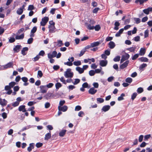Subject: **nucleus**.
<instances>
[{"mask_svg": "<svg viewBox=\"0 0 152 152\" xmlns=\"http://www.w3.org/2000/svg\"><path fill=\"white\" fill-rule=\"evenodd\" d=\"M71 69H68L66 71L64 72V76L66 78H72L73 75V73L71 72Z\"/></svg>", "mask_w": 152, "mask_h": 152, "instance_id": "nucleus-1", "label": "nucleus"}, {"mask_svg": "<svg viewBox=\"0 0 152 152\" xmlns=\"http://www.w3.org/2000/svg\"><path fill=\"white\" fill-rule=\"evenodd\" d=\"M49 20V18L48 17H45L42 19L40 22V24L42 26H44L45 25Z\"/></svg>", "mask_w": 152, "mask_h": 152, "instance_id": "nucleus-2", "label": "nucleus"}, {"mask_svg": "<svg viewBox=\"0 0 152 152\" xmlns=\"http://www.w3.org/2000/svg\"><path fill=\"white\" fill-rule=\"evenodd\" d=\"M129 57L130 56L128 54L125 53V54L122 56L121 58V63H123L125 61L128 59L129 58Z\"/></svg>", "mask_w": 152, "mask_h": 152, "instance_id": "nucleus-3", "label": "nucleus"}, {"mask_svg": "<svg viewBox=\"0 0 152 152\" xmlns=\"http://www.w3.org/2000/svg\"><path fill=\"white\" fill-rule=\"evenodd\" d=\"M57 54V52L56 51H53L52 54L49 53L48 54V57L49 58L51 59L56 56Z\"/></svg>", "mask_w": 152, "mask_h": 152, "instance_id": "nucleus-4", "label": "nucleus"}, {"mask_svg": "<svg viewBox=\"0 0 152 152\" xmlns=\"http://www.w3.org/2000/svg\"><path fill=\"white\" fill-rule=\"evenodd\" d=\"M13 63L12 62H10L4 65L2 67L4 69H7L8 68H10L13 67Z\"/></svg>", "mask_w": 152, "mask_h": 152, "instance_id": "nucleus-5", "label": "nucleus"}, {"mask_svg": "<svg viewBox=\"0 0 152 152\" xmlns=\"http://www.w3.org/2000/svg\"><path fill=\"white\" fill-rule=\"evenodd\" d=\"M55 96H56L54 95L53 93L48 92L45 96V97L46 99H48L51 97H54Z\"/></svg>", "mask_w": 152, "mask_h": 152, "instance_id": "nucleus-6", "label": "nucleus"}, {"mask_svg": "<svg viewBox=\"0 0 152 152\" xmlns=\"http://www.w3.org/2000/svg\"><path fill=\"white\" fill-rule=\"evenodd\" d=\"M97 91V90L95 89L94 87H92L89 90L88 92L89 94L94 95L96 92Z\"/></svg>", "mask_w": 152, "mask_h": 152, "instance_id": "nucleus-7", "label": "nucleus"}, {"mask_svg": "<svg viewBox=\"0 0 152 152\" xmlns=\"http://www.w3.org/2000/svg\"><path fill=\"white\" fill-rule=\"evenodd\" d=\"M58 110L61 111L63 112L66 111L68 109V107L64 105L63 106L61 107L60 106H58Z\"/></svg>", "mask_w": 152, "mask_h": 152, "instance_id": "nucleus-8", "label": "nucleus"}, {"mask_svg": "<svg viewBox=\"0 0 152 152\" xmlns=\"http://www.w3.org/2000/svg\"><path fill=\"white\" fill-rule=\"evenodd\" d=\"M40 92L42 93H45L47 92L46 87L45 86H40Z\"/></svg>", "mask_w": 152, "mask_h": 152, "instance_id": "nucleus-9", "label": "nucleus"}, {"mask_svg": "<svg viewBox=\"0 0 152 152\" xmlns=\"http://www.w3.org/2000/svg\"><path fill=\"white\" fill-rule=\"evenodd\" d=\"M129 63V61L128 60L126 61L125 62L120 65V68L121 69H124L127 66Z\"/></svg>", "mask_w": 152, "mask_h": 152, "instance_id": "nucleus-10", "label": "nucleus"}, {"mask_svg": "<svg viewBox=\"0 0 152 152\" xmlns=\"http://www.w3.org/2000/svg\"><path fill=\"white\" fill-rule=\"evenodd\" d=\"M107 63V60H102L100 61L99 65L102 66H106Z\"/></svg>", "mask_w": 152, "mask_h": 152, "instance_id": "nucleus-11", "label": "nucleus"}, {"mask_svg": "<svg viewBox=\"0 0 152 152\" xmlns=\"http://www.w3.org/2000/svg\"><path fill=\"white\" fill-rule=\"evenodd\" d=\"M48 28H49V31L50 33H53L55 32V29L56 28L55 26V25L51 26L49 25L48 26Z\"/></svg>", "mask_w": 152, "mask_h": 152, "instance_id": "nucleus-12", "label": "nucleus"}, {"mask_svg": "<svg viewBox=\"0 0 152 152\" xmlns=\"http://www.w3.org/2000/svg\"><path fill=\"white\" fill-rule=\"evenodd\" d=\"M110 108V106L109 105H105L104 106L102 109V110L104 112L108 111Z\"/></svg>", "mask_w": 152, "mask_h": 152, "instance_id": "nucleus-13", "label": "nucleus"}, {"mask_svg": "<svg viewBox=\"0 0 152 152\" xmlns=\"http://www.w3.org/2000/svg\"><path fill=\"white\" fill-rule=\"evenodd\" d=\"M21 47L20 45H17L13 48V50L15 53H18L20 51V48Z\"/></svg>", "mask_w": 152, "mask_h": 152, "instance_id": "nucleus-14", "label": "nucleus"}, {"mask_svg": "<svg viewBox=\"0 0 152 152\" xmlns=\"http://www.w3.org/2000/svg\"><path fill=\"white\" fill-rule=\"evenodd\" d=\"M7 101L4 99H2L0 98V104L2 106H4L7 105Z\"/></svg>", "mask_w": 152, "mask_h": 152, "instance_id": "nucleus-15", "label": "nucleus"}, {"mask_svg": "<svg viewBox=\"0 0 152 152\" xmlns=\"http://www.w3.org/2000/svg\"><path fill=\"white\" fill-rule=\"evenodd\" d=\"M145 49L143 48H141L139 52V54L140 56H143L145 53Z\"/></svg>", "mask_w": 152, "mask_h": 152, "instance_id": "nucleus-16", "label": "nucleus"}, {"mask_svg": "<svg viewBox=\"0 0 152 152\" xmlns=\"http://www.w3.org/2000/svg\"><path fill=\"white\" fill-rule=\"evenodd\" d=\"M34 143H30L29 146L27 148L28 151V152L31 151L32 149L34 148Z\"/></svg>", "mask_w": 152, "mask_h": 152, "instance_id": "nucleus-17", "label": "nucleus"}, {"mask_svg": "<svg viewBox=\"0 0 152 152\" xmlns=\"http://www.w3.org/2000/svg\"><path fill=\"white\" fill-rule=\"evenodd\" d=\"M138 60L142 62H148V59L144 57H142L138 59Z\"/></svg>", "mask_w": 152, "mask_h": 152, "instance_id": "nucleus-18", "label": "nucleus"}, {"mask_svg": "<svg viewBox=\"0 0 152 152\" xmlns=\"http://www.w3.org/2000/svg\"><path fill=\"white\" fill-rule=\"evenodd\" d=\"M108 45L109 46V47L110 49L113 48L115 46V43L113 41L110 42L109 43Z\"/></svg>", "mask_w": 152, "mask_h": 152, "instance_id": "nucleus-19", "label": "nucleus"}, {"mask_svg": "<svg viewBox=\"0 0 152 152\" xmlns=\"http://www.w3.org/2000/svg\"><path fill=\"white\" fill-rule=\"evenodd\" d=\"M91 47L93 48L99 46L100 44V42H96L91 43Z\"/></svg>", "mask_w": 152, "mask_h": 152, "instance_id": "nucleus-20", "label": "nucleus"}, {"mask_svg": "<svg viewBox=\"0 0 152 152\" xmlns=\"http://www.w3.org/2000/svg\"><path fill=\"white\" fill-rule=\"evenodd\" d=\"M124 30V28L120 29L118 32L115 34V36L116 37H119L120 36L121 34L122 33Z\"/></svg>", "mask_w": 152, "mask_h": 152, "instance_id": "nucleus-21", "label": "nucleus"}, {"mask_svg": "<svg viewBox=\"0 0 152 152\" xmlns=\"http://www.w3.org/2000/svg\"><path fill=\"white\" fill-rule=\"evenodd\" d=\"M76 69L80 74H81L84 72V69L80 67H77L76 68Z\"/></svg>", "mask_w": 152, "mask_h": 152, "instance_id": "nucleus-22", "label": "nucleus"}, {"mask_svg": "<svg viewBox=\"0 0 152 152\" xmlns=\"http://www.w3.org/2000/svg\"><path fill=\"white\" fill-rule=\"evenodd\" d=\"M151 137V135L150 134L145 135L144 137V140L145 141H148Z\"/></svg>", "mask_w": 152, "mask_h": 152, "instance_id": "nucleus-23", "label": "nucleus"}, {"mask_svg": "<svg viewBox=\"0 0 152 152\" xmlns=\"http://www.w3.org/2000/svg\"><path fill=\"white\" fill-rule=\"evenodd\" d=\"M24 37V34H22L20 35H17L15 36V39H23Z\"/></svg>", "mask_w": 152, "mask_h": 152, "instance_id": "nucleus-24", "label": "nucleus"}, {"mask_svg": "<svg viewBox=\"0 0 152 152\" xmlns=\"http://www.w3.org/2000/svg\"><path fill=\"white\" fill-rule=\"evenodd\" d=\"M28 50V48L27 47L23 48L21 50V53L24 56L26 54L25 51H27Z\"/></svg>", "mask_w": 152, "mask_h": 152, "instance_id": "nucleus-25", "label": "nucleus"}, {"mask_svg": "<svg viewBox=\"0 0 152 152\" xmlns=\"http://www.w3.org/2000/svg\"><path fill=\"white\" fill-rule=\"evenodd\" d=\"M23 12V8H22V7H20L19 9H18L17 10L16 12L17 14H18L19 15H20L22 14Z\"/></svg>", "mask_w": 152, "mask_h": 152, "instance_id": "nucleus-26", "label": "nucleus"}, {"mask_svg": "<svg viewBox=\"0 0 152 152\" xmlns=\"http://www.w3.org/2000/svg\"><path fill=\"white\" fill-rule=\"evenodd\" d=\"M66 131L65 129H63L60 132L59 134V135L61 137H63L65 135Z\"/></svg>", "mask_w": 152, "mask_h": 152, "instance_id": "nucleus-27", "label": "nucleus"}, {"mask_svg": "<svg viewBox=\"0 0 152 152\" xmlns=\"http://www.w3.org/2000/svg\"><path fill=\"white\" fill-rule=\"evenodd\" d=\"M51 136V133L50 132L46 134L45 135V140H48L50 139Z\"/></svg>", "mask_w": 152, "mask_h": 152, "instance_id": "nucleus-28", "label": "nucleus"}, {"mask_svg": "<svg viewBox=\"0 0 152 152\" xmlns=\"http://www.w3.org/2000/svg\"><path fill=\"white\" fill-rule=\"evenodd\" d=\"M125 96V95L124 93H122L121 95L120 96L118 97V101H121L123 100L124 99V98H123L124 96Z\"/></svg>", "mask_w": 152, "mask_h": 152, "instance_id": "nucleus-29", "label": "nucleus"}, {"mask_svg": "<svg viewBox=\"0 0 152 152\" xmlns=\"http://www.w3.org/2000/svg\"><path fill=\"white\" fill-rule=\"evenodd\" d=\"M136 49V48H134L133 47H131L130 48H127L126 49L127 50L129 51L130 52H134L135 50Z\"/></svg>", "mask_w": 152, "mask_h": 152, "instance_id": "nucleus-30", "label": "nucleus"}, {"mask_svg": "<svg viewBox=\"0 0 152 152\" xmlns=\"http://www.w3.org/2000/svg\"><path fill=\"white\" fill-rule=\"evenodd\" d=\"M55 86L56 88L58 89L62 86V85L60 83L58 82L56 84Z\"/></svg>", "mask_w": 152, "mask_h": 152, "instance_id": "nucleus-31", "label": "nucleus"}, {"mask_svg": "<svg viewBox=\"0 0 152 152\" xmlns=\"http://www.w3.org/2000/svg\"><path fill=\"white\" fill-rule=\"evenodd\" d=\"M147 66V64H146L143 63L141 65L139 66V69L141 70L145 68Z\"/></svg>", "mask_w": 152, "mask_h": 152, "instance_id": "nucleus-32", "label": "nucleus"}, {"mask_svg": "<svg viewBox=\"0 0 152 152\" xmlns=\"http://www.w3.org/2000/svg\"><path fill=\"white\" fill-rule=\"evenodd\" d=\"M35 7L33 5H30L28 6V10L31 11L32 10H34Z\"/></svg>", "mask_w": 152, "mask_h": 152, "instance_id": "nucleus-33", "label": "nucleus"}, {"mask_svg": "<svg viewBox=\"0 0 152 152\" xmlns=\"http://www.w3.org/2000/svg\"><path fill=\"white\" fill-rule=\"evenodd\" d=\"M73 64L76 66L80 65L81 64V62L80 61L74 62Z\"/></svg>", "mask_w": 152, "mask_h": 152, "instance_id": "nucleus-34", "label": "nucleus"}, {"mask_svg": "<svg viewBox=\"0 0 152 152\" xmlns=\"http://www.w3.org/2000/svg\"><path fill=\"white\" fill-rule=\"evenodd\" d=\"M37 30V27L36 26H34L31 31V34H34Z\"/></svg>", "mask_w": 152, "mask_h": 152, "instance_id": "nucleus-35", "label": "nucleus"}, {"mask_svg": "<svg viewBox=\"0 0 152 152\" xmlns=\"http://www.w3.org/2000/svg\"><path fill=\"white\" fill-rule=\"evenodd\" d=\"M63 45L64 44L62 43V41L60 40L58 41V44L57 45V46H58V47H61V46Z\"/></svg>", "mask_w": 152, "mask_h": 152, "instance_id": "nucleus-36", "label": "nucleus"}, {"mask_svg": "<svg viewBox=\"0 0 152 152\" xmlns=\"http://www.w3.org/2000/svg\"><path fill=\"white\" fill-rule=\"evenodd\" d=\"M120 57L119 56H117L115 57L113 61H120Z\"/></svg>", "mask_w": 152, "mask_h": 152, "instance_id": "nucleus-37", "label": "nucleus"}, {"mask_svg": "<svg viewBox=\"0 0 152 152\" xmlns=\"http://www.w3.org/2000/svg\"><path fill=\"white\" fill-rule=\"evenodd\" d=\"M132 79L130 77L127 78L125 80V81L128 83H131L132 81Z\"/></svg>", "mask_w": 152, "mask_h": 152, "instance_id": "nucleus-38", "label": "nucleus"}, {"mask_svg": "<svg viewBox=\"0 0 152 152\" xmlns=\"http://www.w3.org/2000/svg\"><path fill=\"white\" fill-rule=\"evenodd\" d=\"M134 20L135 22V23L137 24H138L140 22V20L139 18H134Z\"/></svg>", "mask_w": 152, "mask_h": 152, "instance_id": "nucleus-39", "label": "nucleus"}, {"mask_svg": "<svg viewBox=\"0 0 152 152\" xmlns=\"http://www.w3.org/2000/svg\"><path fill=\"white\" fill-rule=\"evenodd\" d=\"M140 54H136L132 58V60H135L136 59L139 57Z\"/></svg>", "mask_w": 152, "mask_h": 152, "instance_id": "nucleus-40", "label": "nucleus"}, {"mask_svg": "<svg viewBox=\"0 0 152 152\" xmlns=\"http://www.w3.org/2000/svg\"><path fill=\"white\" fill-rule=\"evenodd\" d=\"M97 101L98 102H99L100 103H102L104 102V99L101 98H97Z\"/></svg>", "mask_w": 152, "mask_h": 152, "instance_id": "nucleus-41", "label": "nucleus"}, {"mask_svg": "<svg viewBox=\"0 0 152 152\" xmlns=\"http://www.w3.org/2000/svg\"><path fill=\"white\" fill-rule=\"evenodd\" d=\"M25 106L24 105L20 106L18 108V110L20 111H23V109L25 108Z\"/></svg>", "mask_w": 152, "mask_h": 152, "instance_id": "nucleus-42", "label": "nucleus"}, {"mask_svg": "<svg viewBox=\"0 0 152 152\" xmlns=\"http://www.w3.org/2000/svg\"><path fill=\"white\" fill-rule=\"evenodd\" d=\"M149 31L148 30H146L144 32V37L146 38L148 36Z\"/></svg>", "mask_w": 152, "mask_h": 152, "instance_id": "nucleus-43", "label": "nucleus"}, {"mask_svg": "<svg viewBox=\"0 0 152 152\" xmlns=\"http://www.w3.org/2000/svg\"><path fill=\"white\" fill-rule=\"evenodd\" d=\"M86 51H85V49H83L82 50L80 51V53L79 54V56L80 57L81 56L84 54Z\"/></svg>", "mask_w": 152, "mask_h": 152, "instance_id": "nucleus-44", "label": "nucleus"}, {"mask_svg": "<svg viewBox=\"0 0 152 152\" xmlns=\"http://www.w3.org/2000/svg\"><path fill=\"white\" fill-rule=\"evenodd\" d=\"M65 65H66L67 66H71L72 65L73 63L71 61H68L67 62H65L64 63Z\"/></svg>", "mask_w": 152, "mask_h": 152, "instance_id": "nucleus-45", "label": "nucleus"}, {"mask_svg": "<svg viewBox=\"0 0 152 152\" xmlns=\"http://www.w3.org/2000/svg\"><path fill=\"white\" fill-rule=\"evenodd\" d=\"M95 71L93 70H91L89 71V75L91 76H93L95 74Z\"/></svg>", "mask_w": 152, "mask_h": 152, "instance_id": "nucleus-46", "label": "nucleus"}, {"mask_svg": "<svg viewBox=\"0 0 152 152\" xmlns=\"http://www.w3.org/2000/svg\"><path fill=\"white\" fill-rule=\"evenodd\" d=\"M94 29H95L96 31H99L100 29V27L99 25H96L95 26H94Z\"/></svg>", "mask_w": 152, "mask_h": 152, "instance_id": "nucleus-47", "label": "nucleus"}, {"mask_svg": "<svg viewBox=\"0 0 152 152\" xmlns=\"http://www.w3.org/2000/svg\"><path fill=\"white\" fill-rule=\"evenodd\" d=\"M15 41V39L13 37H10L9 40V42L11 43H13Z\"/></svg>", "mask_w": 152, "mask_h": 152, "instance_id": "nucleus-48", "label": "nucleus"}, {"mask_svg": "<svg viewBox=\"0 0 152 152\" xmlns=\"http://www.w3.org/2000/svg\"><path fill=\"white\" fill-rule=\"evenodd\" d=\"M143 91V89L141 87L138 88L137 90V92L139 93H142Z\"/></svg>", "mask_w": 152, "mask_h": 152, "instance_id": "nucleus-49", "label": "nucleus"}, {"mask_svg": "<svg viewBox=\"0 0 152 152\" xmlns=\"http://www.w3.org/2000/svg\"><path fill=\"white\" fill-rule=\"evenodd\" d=\"M75 81L73 83V84L75 85L77 84L78 83H79V82H80V80L79 79H75Z\"/></svg>", "mask_w": 152, "mask_h": 152, "instance_id": "nucleus-50", "label": "nucleus"}, {"mask_svg": "<svg viewBox=\"0 0 152 152\" xmlns=\"http://www.w3.org/2000/svg\"><path fill=\"white\" fill-rule=\"evenodd\" d=\"M16 84V83L14 82H12L9 83V86H10L11 88H12Z\"/></svg>", "mask_w": 152, "mask_h": 152, "instance_id": "nucleus-51", "label": "nucleus"}, {"mask_svg": "<svg viewBox=\"0 0 152 152\" xmlns=\"http://www.w3.org/2000/svg\"><path fill=\"white\" fill-rule=\"evenodd\" d=\"M81 109V107L79 105H78L75 107V110L76 111H78L80 110Z\"/></svg>", "mask_w": 152, "mask_h": 152, "instance_id": "nucleus-52", "label": "nucleus"}, {"mask_svg": "<svg viewBox=\"0 0 152 152\" xmlns=\"http://www.w3.org/2000/svg\"><path fill=\"white\" fill-rule=\"evenodd\" d=\"M37 75L40 77H41L43 75V73L41 71L39 70L38 72Z\"/></svg>", "mask_w": 152, "mask_h": 152, "instance_id": "nucleus-53", "label": "nucleus"}, {"mask_svg": "<svg viewBox=\"0 0 152 152\" xmlns=\"http://www.w3.org/2000/svg\"><path fill=\"white\" fill-rule=\"evenodd\" d=\"M137 95V93H134L133 94L132 96V100H134V99L136 98V96Z\"/></svg>", "mask_w": 152, "mask_h": 152, "instance_id": "nucleus-54", "label": "nucleus"}, {"mask_svg": "<svg viewBox=\"0 0 152 152\" xmlns=\"http://www.w3.org/2000/svg\"><path fill=\"white\" fill-rule=\"evenodd\" d=\"M60 81L65 84H66V82L65 80L64 79V77H61L60 79Z\"/></svg>", "mask_w": 152, "mask_h": 152, "instance_id": "nucleus-55", "label": "nucleus"}, {"mask_svg": "<svg viewBox=\"0 0 152 152\" xmlns=\"http://www.w3.org/2000/svg\"><path fill=\"white\" fill-rule=\"evenodd\" d=\"M50 103L48 102H46L45 105V108H48L50 107Z\"/></svg>", "mask_w": 152, "mask_h": 152, "instance_id": "nucleus-56", "label": "nucleus"}, {"mask_svg": "<svg viewBox=\"0 0 152 152\" xmlns=\"http://www.w3.org/2000/svg\"><path fill=\"white\" fill-rule=\"evenodd\" d=\"M144 137V136L142 135H140L139 138V141L140 142H141L142 141Z\"/></svg>", "mask_w": 152, "mask_h": 152, "instance_id": "nucleus-57", "label": "nucleus"}, {"mask_svg": "<svg viewBox=\"0 0 152 152\" xmlns=\"http://www.w3.org/2000/svg\"><path fill=\"white\" fill-rule=\"evenodd\" d=\"M33 40V38H29L28 39V41H27L28 43V44H31V43L32 42Z\"/></svg>", "mask_w": 152, "mask_h": 152, "instance_id": "nucleus-58", "label": "nucleus"}, {"mask_svg": "<svg viewBox=\"0 0 152 152\" xmlns=\"http://www.w3.org/2000/svg\"><path fill=\"white\" fill-rule=\"evenodd\" d=\"M143 11L144 13L146 15H148L149 13L148 8L144 9V10H143Z\"/></svg>", "mask_w": 152, "mask_h": 152, "instance_id": "nucleus-59", "label": "nucleus"}, {"mask_svg": "<svg viewBox=\"0 0 152 152\" xmlns=\"http://www.w3.org/2000/svg\"><path fill=\"white\" fill-rule=\"evenodd\" d=\"M93 85L94 88H98L99 87V84L97 83H94Z\"/></svg>", "mask_w": 152, "mask_h": 152, "instance_id": "nucleus-60", "label": "nucleus"}, {"mask_svg": "<svg viewBox=\"0 0 152 152\" xmlns=\"http://www.w3.org/2000/svg\"><path fill=\"white\" fill-rule=\"evenodd\" d=\"M99 9V7L95 8L93 10V12L94 13H96Z\"/></svg>", "mask_w": 152, "mask_h": 152, "instance_id": "nucleus-61", "label": "nucleus"}, {"mask_svg": "<svg viewBox=\"0 0 152 152\" xmlns=\"http://www.w3.org/2000/svg\"><path fill=\"white\" fill-rule=\"evenodd\" d=\"M88 84L86 82L84 83L82 85V87L84 88H86L88 87Z\"/></svg>", "mask_w": 152, "mask_h": 152, "instance_id": "nucleus-62", "label": "nucleus"}, {"mask_svg": "<svg viewBox=\"0 0 152 152\" xmlns=\"http://www.w3.org/2000/svg\"><path fill=\"white\" fill-rule=\"evenodd\" d=\"M19 102L18 101H16L12 104V106L14 107L18 106L19 104Z\"/></svg>", "mask_w": 152, "mask_h": 152, "instance_id": "nucleus-63", "label": "nucleus"}, {"mask_svg": "<svg viewBox=\"0 0 152 152\" xmlns=\"http://www.w3.org/2000/svg\"><path fill=\"white\" fill-rule=\"evenodd\" d=\"M134 40L136 42H138L140 40V37L139 36H137L134 38Z\"/></svg>", "mask_w": 152, "mask_h": 152, "instance_id": "nucleus-64", "label": "nucleus"}]
</instances>
